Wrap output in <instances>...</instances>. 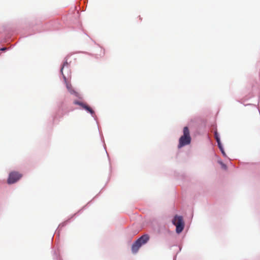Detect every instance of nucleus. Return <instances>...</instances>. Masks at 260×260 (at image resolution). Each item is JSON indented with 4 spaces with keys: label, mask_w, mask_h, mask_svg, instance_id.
Here are the masks:
<instances>
[{
    "label": "nucleus",
    "mask_w": 260,
    "mask_h": 260,
    "mask_svg": "<svg viewBox=\"0 0 260 260\" xmlns=\"http://www.w3.org/2000/svg\"><path fill=\"white\" fill-rule=\"evenodd\" d=\"M172 222L176 227V233L179 234L182 232L184 227V222L182 217L178 215L175 216L172 220Z\"/></svg>",
    "instance_id": "7ed1b4c3"
},
{
    "label": "nucleus",
    "mask_w": 260,
    "mask_h": 260,
    "mask_svg": "<svg viewBox=\"0 0 260 260\" xmlns=\"http://www.w3.org/2000/svg\"><path fill=\"white\" fill-rule=\"evenodd\" d=\"M191 142V137L188 128L185 126L183 128V135L179 140L178 148H180L185 145H188Z\"/></svg>",
    "instance_id": "f03ea898"
},
{
    "label": "nucleus",
    "mask_w": 260,
    "mask_h": 260,
    "mask_svg": "<svg viewBox=\"0 0 260 260\" xmlns=\"http://www.w3.org/2000/svg\"><path fill=\"white\" fill-rule=\"evenodd\" d=\"M63 78L64 79V81L66 83V87L67 88H68V90L71 92V93H75V92L72 89V85L70 84V83H69L67 82V79H66V77L63 75Z\"/></svg>",
    "instance_id": "423d86ee"
},
{
    "label": "nucleus",
    "mask_w": 260,
    "mask_h": 260,
    "mask_svg": "<svg viewBox=\"0 0 260 260\" xmlns=\"http://www.w3.org/2000/svg\"><path fill=\"white\" fill-rule=\"evenodd\" d=\"M6 49H7V48H2L1 49V50H2V51H5V50H6Z\"/></svg>",
    "instance_id": "9d476101"
},
{
    "label": "nucleus",
    "mask_w": 260,
    "mask_h": 260,
    "mask_svg": "<svg viewBox=\"0 0 260 260\" xmlns=\"http://www.w3.org/2000/svg\"><path fill=\"white\" fill-rule=\"evenodd\" d=\"M68 66V63L67 61L66 60V61L64 62V63H63V65H62V66L61 67V71H61V72L62 75H63V73H62V71H63V68L66 66Z\"/></svg>",
    "instance_id": "1a4fd4ad"
},
{
    "label": "nucleus",
    "mask_w": 260,
    "mask_h": 260,
    "mask_svg": "<svg viewBox=\"0 0 260 260\" xmlns=\"http://www.w3.org/2000/svg\"><path fill=\"white\" fill-rule=\"evenodd\" d=\"M215 138L218 143V144H219L220 142V139L218 134V133L217 132H215L214 133Z\"/></svg>",
    "instance_id": "0eeeda50"
},
{
    "label": "nucleus",
    "mask_w": 260,
    "mask_h": 260,
    "mask_svg": "<svg viewBox=\"0 0 260 260\" xmlns=\"http://www.w3.org/2000/svg\"><path fill=\"white\" fill-rule=\"evenodd\" d=\"M22 175L18 172L13 171L9 174V178L7 180L8 184H13L18 181L21 177Z\"/></svg>",
    "instance_id": "20e7f679"
},
{
    "label": "nucleus",
    "mask_w": 260,
    "mask_h": 260,
    "mask_svg": "<svg viewBox=\"0 0 260 260\" xmlns=\"http://www.w3.org/2000/svg\"><path fill=\"white\" fill-rule=\"evenodd\" d=\"M74 104L80 106L82 108L89 112L91 114L94 113L93 110L85 103L75 101L74 102Z\"/></svg>",
    "instance_id": "39448f33"
},
{
    "label": "nucleus",
    "mask_w": 260,
    "mask_h": 260,
    "mask_svg": "<svg viewBox=\"0 0 260 260\" xmlns=\"http://www.w3.org/2000/svg\"><path fill=\"white\" fill-rule=\"evenodd\" d=\"M218 146L220 150H221L222 153L223 154V155H225V153L224 151V150L221 146V143H219V144H218Z\"/></svg>",
    "instance_id": "6e6552de"
},
{
    "label": "nucleus",
    "mask_w": 260,
    "mask_h": 260,
    "mask_svg": "<svg viewBox=\"0 0 260 260\" xmlns=\"http://www.w3.org/2000/svg\"><path fill=\"white\" fill-rule=\"evenodd\" d=\"M150 237L148 234H145L137 240L132 246V251L133 253H136L140 248L147 243Z\"/></svg>",
    "instance_id": "f257e3e1"
}]
</instances>
